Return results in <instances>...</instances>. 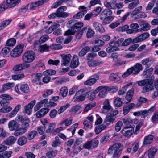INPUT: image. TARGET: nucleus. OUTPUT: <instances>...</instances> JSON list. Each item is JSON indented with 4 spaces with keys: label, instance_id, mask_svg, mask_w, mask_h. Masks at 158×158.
Here are the masks:
<instances>
[{
    "label": "nucleus",
    "instance_id": "obj_32",
    "mask_svg": "<svg viewBox=\"0 0 158 158\" xmlns=\"http://www.w3.org/2000/svg\"><path fill=\"white\" fill-rule=\"evenodd\" d=\"M68 91V88L66 86H64L61 87L60 89V92L59 94L64 98L67 96Z\"/></svg>",
    "mask_w": 158,
    "mask_h": 158
},
{
    "label": "nucleus",
    "instance_id": "obj_15",
    "mask_svg": "<svg viewBox=\"0 0 158 158\" xmlns=\"http://www.w3.org/2000/svg\"><path fill=\"white\" fill-rule=\"evenodd\" d=\"M134 131L133 128H128L124 127L122 130V134L125 136L127 137H130Z\"/></svg>",
    "mask_w": 158,
    "mask_h": 158
},
{
    "label": "nucleus",
    "instance_id": "obj_7",
    "mask_svg": "<svg viewBox=\"0 0 158 158\" xmlns=\"http://www.w3.org/2000/svg\"><path fill=\"white\" fill-rule=\"evenodd\" d=\"M24 47V44H21L17 45L10 52L11 56L14 57H16L22 53Z\"/></svg>",
    "mask_w": 158,
    "mask_h": 158
},
{
    "label": "nucleus",
    "instance_id": "obj_6",
    "mask_svg": "<svg viewBox=\"0 0 158 158\" xmlns=\"http://www.w3.org/2000/svg\"><path fill=\"white\" fill-rule=\"evenodd\" d=\"M113 148L112 152L113 153V158H118L120 156L121 151L123 150V146L120 143H117L110 148L111 149Z\"/></svg>",
    "mask_w": 158,
    "mask_h": 158
},
{
    "label": "nucleus",
    "instance_id": "obj_10",
    "mask_svg": "<svg viewBox=\"0 0 158 158\" xmlns=\"http://www.w3.org/2000/svg\"><path fill=\"white\" fill-rule=\"evenodd\" d=\"M8 127L10 131H19L20 126L19 124L15 120H12L8 123Z\"/></svg>",
    "mask_w": 158,
    "mask_h": 158
},
{
    "label": "nucleus",
    "instance_id": "obj_9",
    "mask_svg": "<svg viewBox=\"0 0 158 158\" xmlns=\"http://www.w3.org/2000/svg\"><path fill=\"white\" fill-rule=\"evenodd\" d=\"M139 23L141 28L138 29L139 32L146 31L150 29V24L146 21L143 20H140Z\"/></svg>",
    "mask_w": 158,
    "mask_h": 158
},
{
    "label": "nucleus",
    "instance_id": "obj_5",
    "mask_svg": "<svg viewBox=\"0 0 158 158\" xmlns=\"http://www.w3.org/2000/svg\"><path fill=\"white\" fill-rule=\"evenodd\" d=\"M83 26V23L81 22H78L75 23L71 27V29H68L66 31L64 35H73L75 32L78 31Z\"/></svg>",
    "mask_w": 158,
    "mask_h": 158
},
{
    "label": "nucleus",
    "instance_id": "obj_52",
    "mask_svg": "<svg viewBox=\"0 0 158 158\" xmlns=\"http://www.w3.org/2000/svg\"><path fill=\"white\" fill-rule=\"evenodd\" d=\"M29 119V118L28 117H23V116L19 114L17 115L15 118L16 120L20 121L22 123L25 122L26 120H27V119Z\"/></svg>",
    "mask_w": 158,
    "mask_h": 158
},
{
    "label": "nucleus",
    "instance_id": "obj_53",
    "mask_svg": "<svg viewBox=\"0 0 158 158\" xmlns=\"http://www.w3.org/2000/svg\"><path fill=\"white\" fill-rule=\"evenodd\" d=\"M24 77V74L21 73L12 75V78L14 80H16L23 78Z\"/></svg>",
    "mask_w": 158,
    "mask_h": 158
},
{
    "label": "nucleus",
    "instance_id": "obj_34",
    "mask_svg": "<svg viewBox=\"0 0 158 158\" xmlns=\"http://www.w3.org/2000/svg\"><path fill=\"white\" fill-rule=\"evenodd\" d=\"M155 61V59L152 57H149L143 59L141 61L143 65L152 64Z\"/></svg>",
    "mask_w": 158,
    "mask_h": 158
},
{
    "label": "nucleus",
    "instance_id": "obj_50",
    "mask_svg": "<svg viewBox=\"0 0 158 158\" xmlns=\"http://www.w3.org/2000/svg\"><path fill=\"white\" fill-rule=\"evenodd\" d=\"M16 43V40L14 38H10L7 41L6 45L8 46H12Z\"/></svg>",
    "mask_w": 158,
    "mask_h": 158
},
{
    "label": "nucleus",
    "instance_id": "obj_62",
    "mask_svg": "<svg viewBox=\"0 0 158 158\" xmlns=\"http://www.w3.org/2000/svg\"><path fill=\"white\" fill-rule=\"evenodd\" d=\"M72 121L73 120L70 118L66 119L61 122V124H64L65 126L67 127L71 124Z\"/></svg>",
    "mask_w": 158,
    "mask_h": 158
},
{
    "label": "nucleus",
    "instance_id": "obj_63",
    "mask_svg": "<svg viewBox=\"0 0 158 158\" xmlns=\"http://www.w3.org/2000/svg\"><path fill=\"white\" fill-rule=\"evenodd\" d=\"M48 49V47L46 44L40 45V47L38 49V51L41 52H43L45 51H47Z\"/></svg>",
    "mask_w": 158,
    "mask_h": 158
},
{
    "label": "nucleus",
    "instance_id": "obj_64",
    "mask_svg": "<svg viewBox=\"0 0 158 158\" xmlns=\"http://www.w3.org/2000/svg\"><path fill=\"white\" fill-rule=\"evenodd\" d=\"M12 153V152L11 151H6L3 152L2 154L4 158H10Z\"/></svg>",
    "mask_w": 158,
    "mask_h": 158
},
{
    "label": "nucleus",
    "instance_id": "obj_29",
    "mask_svg": "<svg viewBox=\"0 0 158 158\" xmlns=\"http://www.w3.org/2000/svg\"><path fill=\"white\" fill-rule=\"evenodd\" d=\"M48 102V99L46 98L37 103L34 108L35 111H38L41 107L44 106Z\"/></svg>",
    "mask_w": 158,
    "mask_h": 158
},
{
    "label": "nucleus",
    "instance_id": "obj_26",
    "mask_svg": "<svg viewBox=\"0 0 158 158\" xmlns=\"http://www.w3.org/2000/svg\"><path fill=\"white\" fill-rule=\"evenodd\" d=\"M112 12L109 9H107L104 10L100 15V19L101 20H103V19L109 15H111Z\"/></svg>",
    "mask_w": 158,
    "mask_h": 158
},
{
    "label": "nucleus",
    "instance_id": "obj_45",
    "mask_svg": "<svg viewBox=\"0 0 158 158\" xmlns=\"http://www.w3.org/2000/svg\"><path fill=\"white\" fill-rule=\"evenodd\" d=\"M56 124L54 123H50L48 127L46 132L47 133H49L52 132L56 127Z\"/></svg>",
    "mask_w": 158,
    "mask_h": 158
},
{
    "label": "nucleus",
    "instance_id": "obj_18",
    "mask_svg": "<svg viewBox=\"0 0 158 158\" xmlns=\"http://www.w3.org/2000/svg\"><path fill=\"white\" fill-rule=\"evenodd\" d=\"M20 2V0H6V2L4 3L8 8H11L18 4Z\"/></svg>",
    "mask_w": 158,
    "mask_h": 158
},
{
    "label": "nucleus",
    "instance_id": "obj_3",
    "mask_svg": "<svg viewBox=\"0 0 158 158\" xmlns=\"http://www.w3.org/2000/svg\"><path fill=\"white\" fill-rule=\"evenodd\" d=\"M66 10V7L65 6H62L58 8L56 11L53 13L48 16L50 19H54L56 18H65L68 17L69 14L67 12H64L63 11Z\"/></svg>",
    "mask_w": 158,
    "mask_h": 158
},
{
    "label": "nucleus",
    "instance_id": "obj_11",
    "mask_svg": "<svg viewBox=\"0 0 158 158\" xmlns=\"http://www.w3.org/2000/svg\"><path fill=\"white\" fill-rule=\"evenodd\" d=\"M93 93L91 91L87 92L85 93L80 95L77 97H74L75 102H78L84 101L85 98L88 97L89 96L91 95Z\"/></svg>",
    "mask_w": 158,
    "mask_h": 158
},
{
    "label": "nucleus",
    "instance_id": "obj_36",
    "mask_svg": "<svg viewBox=\"0 0 158 158\" xmlns=\"http://www.w3.org/2000/svg\"><path fill=\"white\" fill-rule=\"evenodd\" d=\"M123 121L124 123L126 125L124 127L133 128L132 126V121L131 118H127L123 119Z\"/></svg>",
    "mask_w": 158,
    "mask_h": 158
},
{
    "label": "nucleus",
    "instance_id": "obj_21",
    "mask_svg": "<svg viewBox=\"0 0 158 158\" xmlns=\"http://www.w3.org/2000/svg\"><path fill=\"white\" fill-rule=\"evenodd\" d=\"M16 139L14 136H11L3 141V143L5 145L12 146L15 142Z\"/></svg>",
    "mask_w": 158,
    "mask_h": 158
},
{
    "label": "nucleus",
    "instance_id": "obj_31",
    "mask_svg": "<svg viewBox=\"0 0 158 158\" xmlns=\"http://www.w3.org/2000/svg\"><path fill=\"white\" fill-rule=\"evenodd\" d=\"M116 118V117H113L108 114L105 119V122L107 125H110L114 122Z\"/></svg>",
    "mask_w": 158,
    "mask_h": 158
},
{
    "label": "nucleus",
    "instance_id": "obj_24",
    "mask_svg": "<svg viewBox=\"0 0 158 158\" xmlns=\"http://www.w3.org/2000/svg\"><path fill=\"white\" fill-rule=\"evenodd\" d=\"M93 26L96 30L98 31L100 33H103L105 32V30L101 24L95 22L93 23Z\"/></svg>",
    "mask_w": 158,
    "mask_h": 158
},
{
    "label": "nucleus",
    "instance_id": "obj_51",
    "mask_svg": "<svg viewBox=\"0 0 158 158\" xmlns=\"http://www.w3.org/2000/svg\"><path fill=\"white\" fill-rule=\"evenodd\" d=\"M123 125L122 122L119 121L116 124L115 127V129L117 132L119 131L121 129Z\"/></svg>",
    "mask_w": 158,
    "mask_h": 158
},
{
    "label": "nucleus",
    "instance_id": "obj_20",
    "mask_svg": "<svg viewBox=\"0 0 158 158\" xmlns=\"http://www.w3.org/2000/svg\"><path fill=\"white\" fill-rule=\"evenodd\" d=\"M62 56L63 59V63L62 64V65L64 66L69 65L72 57L71 55L70 54H68L63 55Z\"/></svg>",
    "mask_w": 158,
    "mask_h": 158
},
{
    "label": "nucleus",
    "instance_id": "obj_44",
    "mask_svg": "<svg viewBox=\"0 0 158 158\" xmlns=\"http://www.w3.org/2000/svg\"><path fill=\"white\" fill-rule=\"evenodd\" d=\"M37 132L36 131L33 130L28 134L27 138L30 140L33 139L37 134Z\"/></svg>",
    "mask_w": 158,
    "mask_h": 158
},
{
    "label": "nucleus",
    "instance_id": "obj_43",
    "mask_svg": "<svg viewBox=\"0 0 158 158\" xmlns=\"http://www.w3.org/2000/svg\"><path fill=\"white\" fill-rule=\"evenodd\" d=\"M108 87L105 86V89L102 90L98 94V96L99 98H105L107 95V90Z\"/></svg>",
    "mask_w": 158,
    "mask_h": 158
},
{
    "label": "nucleus",
    "instance_id": "obj_37",
    "mask_svg": "<svg viewBox=\"0 0 158 158\" xmlns=\"http://www.w3.org/2000/svg\"><path fill=\"white\" fill-rule=\"evenodd\" d=\"M114 106L117 107H121L123 105L121 99L118 97L116 98L114 101Z\"/></svg>",
    "mask_w": 158,
    "mask_h": 158
},
{
    "label": "nucleus",
    "instance_id": "obj_60",
    "mask_svg": "<svg viewBox=\"0 0 158 158\" xmlns=\"http://www.w3.org/2000/svg\"><path fill=\"white\" fill-rule=\"evenodd\" d=\"M96 56V53L94 52H92L88 54L86 58L87 61L93 60Z\"/></svg>",
    "mask_w": 158,
    "mask_h": 158
},
{
    "label": "nucleus",
    "instance_id": "obj_12",
    "mask_svg": "<svg viewBox=\"0 0 158 158\" xmlns=\"http://www.w3.org/2000/svg\"><path fill=\"white\" fill-rule=\"evenodd\" d=\"M150 35L149 33L145 32L139 35L138 36L135 37L133 39V43H137L141 42L147 38Z\"/></svg>",
    "mask_w": 158,
    "mask_h": 158
},
{
    "label": "nucleus",
    "instance_id": "obj_30",
    "mask_svg": "<svg viewBox=\"0 0 158 158\" xmlns=\"http://www.w3.org/2000/svg\"><path fill=\"white\" fill-rule=\"evenodd\" d=\"M29 119H27L25 122L22 123L21 127L20 129L22 131L23 133H24L27 131V130L29 126Z\"/></svg>",
    "mask_w": 158,
    "mask_h": 158
},
{
    "label": "nucleus",
    "instance_id": "obj_39",
    "mask_svg": "<svg viewBox=\"0 0 158 158\" xmlns=\"http://www.w3.org/2000/svg\"><path fill=\"white\" fill-rule=\"evenodd\" d=\"M90 49V48L89 46H85L79 52V56L81 57L83 56L89 51Z\"/></svg>",
    "mask_w": 158,
    "mask_h": 158
},
{
    "label": "nucleus",
    "instance_id": "obj_47",
    "mask_svg": "<svg viewBox=\"0 0 158 158\" xmlns=\"http://www.w3.org/2000/svg\"><path fill=\"white\" fill-rule=\"evenodd\" d=\"M85 14V11L80 12V11L77 13L73 16V18L74 19H80L82 18Z\"/></svg>",
    "mask_w": 158,
    "mask_h": 158
},
{
    "label": "nucleus",
    "instance_id": "obj_49",
    "mask_svg": "<svg viewBox=\"0 0 158 158\" xmlns=\"http://www.w3.org/2000/svg\"><path fill=\"white\" fill-rule=\"evenodd\" d=\"M139 3V0H135L134 2L129 4L128 8L130 9H132L137 6Z\"/></svg>",
    "mask_w": 158,
    "mask_h": 158
},
{
    "label": "nucleus",
    "instance_id": "obj_33",
    "mask_svg": "<svg viewBox=\"0 0 158 158\" xmlns=\"http://www.w3.org/2000/svg\"><path fill=\"white\" fill-rule=\"evenodd\" d=\"M134 90L133 88H131L127 92L125 98L128 101V102H130L131 101L134 94Z\"/></svg>",
    "mask_w": 158,
    "mask_h": 158
},
{
    "label": "nucleus",
    "instance_id": "obj_54",
    "mask_svg": "<svg viewBox=\"0 0 158 158\" xmlns=\"http://www.w3.org/2000/svg\"><path fill=\"white\" fill-rule=\"evenodd\" d=\"M142 9V6H140L136 8L131 13V15L132 16H134L139 13H140Z\"/></svg>",
    "mask_w": 158,
    "mask_h": 158
},
{
    "label": "nucleus",
    "instance_id": "obj_40",
    "mask_svg": "<svg viewBox=\"0 0 158 158\" xmlns=\"http://www.w3.org/2000/svg\"><path fill=\"white\" fill-rule=\"evenodd\" d=\"M20 89L22 92L25 93H27L29 91V87L27 84L22 85L20 87Z\"/></svg>",
    "mask_w": 158,
    "mask_h": 158
},
{
    "label": "nucleus",
    "instance_id": "obj_4",
    "mask_svg": "<svg viewBox=\"0 0 158 158\" xmlns=\"http://www.w3.org/2000/svg\"><path fill=\"white\" fill-rule=\"evenodd\" d=\"M35 55L32 51H28L25 52L22 56V60L24 63H31L35 58Z\"/></svg>",
    "mask_w": 158,
    "mask_h": 158
},
{
    "label": "nucleus",
    "instance_id": "obj_27",
    "mask_svg": "<svg viewBox=\"0 0 158 158\" xmlns=\"http://www.w3.org/2000/svg\"><path fill=\"white\" fill-rule=\"evenodd\" d=\"M14 86V84L12 83H7L4 84L2 85V88L0 90V92L3 93L8 89H10Z\"/></svg>",
    "mask_w": 158,
    "mask_h": 158
},
{
    "label": "nucleus",
    "instance_id": "obj_42",
    "mask_svg": "<svg viewBox=\"0 0 158 158\" xmlns=\"http://www.w3.org/2000/svg\"><path fill=\"white\" fill-rule=\"evenodd\" d=\"M83 124L84 125V128L85 130H89L92 128V125L91 123L89 122L87 120H85L83 122Z\"/></svg>",
    "mask_w": 158,
    "mask_h": 158
},
{
    "label": "nucleus",
    "instance_id": "obj_48",
    "mask_svg": "<svg viewBox=\"0 0 158 158\" xmlns=\"http://www.w3.org/2000/svg\"><path fill=\"white\" fill-rule=\"evenodd\" d=\"M114 19V18L111 15H109L103 19V25H106L108 24L110 22L112 21Z\"/></svg>",
    "mask_w": 158,
    "mask_h": 158
},
{
    "label": "nucleus",
    "instance_id": "obj_19",
    "mask_svg": "<svg viewBox=\"0 0 158 158\" xmlns=\"http://www.w3.org/2000/svg\"><path fill=\"white\" fill-rule=\"evenodd\" d=\"M157 151L156 148L150 149L144 154V157L147 158H154V156Z\"/></svg>",
    "mask_w": 158,
    "mask_h": 158
},
{
    "label": "nucleus",
    "instance_id": "obj_17",
    "mask_svg": "<svg viewBox=\"0 0 158 158\" xmlns=\"http://www.w3.org/2000/svg\"><path fill=\"white\" fill-rule=\"evenodd\" d=\"M50 110V109L48 108H42L38 111L36 113V117L38 118H40L44 116Z\"/></svg>",
    "mask_w": 158,
    "mask_h": 158
},
{
    "label": "nucleus",
    "instance_id": "obj_16",
    "mask_svg": "<svg viewBox=\"0 0 158 158\" xmlns=\"http://www.w3.org/2000/svg\"><path fill=\"white\" fill-rule=\"evenodd\" d=\"M112 110L111 106L110 105L108 99H106L103 102L102 112L103 113H106L109 110Z\"/></svg>",
    "mask_w": 158,
    "mask_h": 158
},
{
    "label": "nucleus",
    "instance_id": "obj_35",
    "mask_svg": "<svg viewBox=\"0 0 158 158\" xmlns=\"http://www.w3.org/2000/svg\"><path fill=\"white\" fill-rule=\"evenodd\" d=\"M27 141V138L24 136H22L18 139L17 140V143L20 146L25 145Z\"/></svg>",
    "mask_w": 158,
    "mask_h": 158
},
{
    "label": "nucleus",
    "instance_id": "obj_14",
    "mask_svg": "<svg viewBox=\"0 0 158 158\" xmlns=\"http://www.w3.org/2000/svg\"><path fill=\"white\" fill-rule=\"evenodd\" d=\"M103 62L98 60H91L87 61L88 65L91 67H94L99 66L103 63Z\"/></svg>",
    "mask_w": 158,
    "mask_h": 158
},
{
    "label": "nucleus",
    "instance_id": "obj_59",
    "mask_svg": "<svg viewBox=\"0 0 158 158\" xmlns=\"http://www.w3.org/2000/svg\"><path fill=\"white\" fill-rule=\"evenodd\" d=\"M69 106V104L68 103L61 106L58 110V113L60 114L63 112L64 110L67 108Z\"/></svg>",
    "mask_w": 158,
    "mask_h": 158
},
{
    "label": "nucleus",
    "instance_id": "obj_1",
    "mask_svg": "<svg viewBox=\"0 0 158 158\" xmlns=\"http://www.w3.org/2000/svg\"><path fill=\"white\" fill-rule=\"evenodd\" d=\"M137 83L140 86H143V93H145L152 91L154 89L153 81L152 80L146 79L137 81Z\"/></svg>",
    "mask_w": 158,
    "mask_h": 158
},
{
    "label": "nucleus",
    "instance_id": "obj_25",
    "mask_svg": "<svg viewBox=\"0 0 158 158\" xmlns=\"http://www.w3.org/2000/svg\"><path fill=\"white\" fill-rule=\"evenodd\" d=\"M135 106V104L134 103H130L128 105L124 106L123 109V114L124 115H126Z\"/></svg>",
    "mask_w": 158,
    "mask_h": 158
},
{
    "label": "nucleus",
    "instance_id": "obj_57",
    "mask_svg": "<svg viewBox=\"0 0 158 158\" xmlns=\"http://www.w3.org/2000/svg\"><path fill=\"white\" fill-rule=\"evenodd\" d=\"M10 51V48L6 47L3 48L0 52V55L2 56H4L9 53Z\"/></svg>",
    "mask_w": 158,
    "mask_h": 158
},
{
    "label": "nucleus",
    "instance_id": "obj_28",
    "mask_svg": "<svg viewBox=\"0 0 158 158\" xmlns=\"http://www.w3.org/2000/svg\"><path fill=\"white\" fill-rule=\"evenodd\" d=\"M153 135H149L146 136L144 139L143 144L144 145H147L151 144L153 141Z\"/></svg>",
    "mask_w": 158,
    "mask_h": 158
},
{
    "label": "nucleus",
    "instance_id": "obj_56",
    "mask_svg": "<svg viewBox=\"0 0 158 158\" xmlns=\"http://www.w3.org/2000/svg\"><path fill=\"white\" fill-rule=\"evenodd\" d=\"M96 82L92 78H91L85 81L84 82V84L86 85L91 86L95 84Z\"/></svg>",
    "mask_w": 158,
    "mask_h": 158
},
{
    "label": "nucleus",
    "instance_id": "obj_8",
    "mask_svg": "<svg viewBox=\"0 0 158 158\" xmlns=\"http://www.w3.org/2000/svg\"><path fill=\"white\" fill-rule=\"evenodd\" d=\"M131 14V12H127L118 21H117L110 25L109 27L112 29L117 27L120 23L124 22Z\"/></svg>",
    "mask_w": 158,
    "mask_h": 158
},
{
    "label": "nucleus",
    "instance_id": "obj_58",
    "mask_svg": "<svg viewBox=\"0 0 158 158\" xmlns=\"http://www.w3.org/2000/svg\"><path fill=\"white\" fill-rule=\"evenodd\" d=\"M133 42V40L130 38H127L125 40L123 43H122L120 44L121 46H127L131 42Z\"/></svg>",
    "mask_w": 158,
    "mask_h": 158
},
{
    "label": "nucleus",
    "instance_id": "obj_55",
    "mask_svg": "<svg viewBox=\"0 0 158 158\" xmlns=\"http://www.w3.org/2000/svg\"><path fill=\"white\" fill-rule=\"evenodd\" d=\"M57 154V151L56 150H51L47 152V156L49 158H52L54 157Z\"/></svg>",
    "mask_w": 158,
    "mask_h": 158
},
{
    "label": "nucleus",
    "instance_id": "obj_46",
    "mask_svg": "<svg viewBox=\"0 0 158 158\" xmlns=\"http://www.w3.org/2000/svg\"><path fill=\"white\" fill-rule=\"evenodd\" d=\"M106 128V127L104 125H101L98 126L95 128V132L96 134H98L101 131Z\"/></svg>",
    "mask_w": 158,
    "mask_h": 158
},
{
    "label": "nucleus",
    "instance_id": "obj_23",
    "mask_svg": "<svg viewBox=\"0 0 158 158\" xmlns=\"http://www.w3.org/2000/svg\"><path fill=\"white\" fill-rule=\"evenodd\" d=\"M79 64L78 58L77 56L74 55L70 64V67L73 68H75L77 67Z\"/></svg>",
    "mask_w": 158,
    "mask_h": 158
},
{
    "label": "nucleus",
    "instance_id": "obj_38",
    "mask_svg": "<svg viewBox=\"0 0 158 158\" xmlns=\"http://www.w3.org/2000/svg\"><path fill=\"white\" fill-rule=\"evenodd\" d=\"M11 21V20H6L0 23V30H2L9 25Z\"/></svg>",
    "mask_w": 158,
    "mask_h": 158
},
{
    "label": "nucleus",
    "instance_id": "obj_13",
    "mask_svg": "<svg viewBox=\"0 0 158 158\" xmlns=\"http://www.w3.org/2000/svg\"><path fill=\"white\" fill-rule=\"evenodd\" d=\"M35 103V100H33L24 106V110L26 113L28 115H30L31 114L32 109Z\"/></svg>",
    "mask_w": 158,
    "mask_h": 158
},
{
    "label": "nucleus",
    "instance_id": "obj_61",
    "mask_svg": "<svg viewBox=\"0 0 158 158\" xmlns=\"http://www.w3.org/2000/svg\"><path fill=\"white\" fill-rule=\"evenodd\" d=\"M12 110V108L10 106H6L2 107L0 109V112L2 113H7L10 112Z\"/></svg>",
    "mask_w": 158,
    "mask_h": 158
},
{
    "label": "nucleus",
    "instance_id": "obj_2",
    "mask_svg": "<svg viewBox=\"0 0 158 158\" xmlns=\"http://www.w3.org/2000/svg\"><path fill=\"white\" fill-rule=\"evenodd\" d=\"M142 69V65L139 63H137L132 67L128 69L122 75V77L123 78L126 77L131 73L134 74H137Z\"/></svg>",
    "mask_w": 158,
    "mask_h": 158
},
{
    "label": "nucleus",
    "instance_id": "obj_41",
    "mask_svg": "<svg viewBox=\"0 0 158 158\" xmlns=\"http://www.w3.org/2000/svg\"><path fill=\"white\" fill-rule=\"evenodd\" d=\"M95 105L96 104L93 102L86 105L85 107L83 110V111L85 112H88L91 109V108L94 107Z\"/></svg>",
    "mask_w": 158,
    "mask_h": 158
},
{
    "label": "nucleus",
    "instance_id": "obj_22",
    "mask_svg": "<svg viewBox=\"0 0 158 158\" xmlns=\"http://www.w3.org/2000/svg\"><path fill=\"white\" fill-rule=\"evenodd\" d=\"M123 39L121 38L116 41H112L110 43L113 47V48L115 50V51H116L118 49V47L120 46L121 43L123 41Z\"/></svg>",
    "mask_w": 158,
    "mask_h": 158
}]
</instances>
